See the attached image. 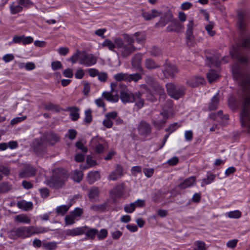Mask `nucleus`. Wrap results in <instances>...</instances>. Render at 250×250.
<instances>
[{
    "label": "nucleus",
    "instance_id": "nucleus-23",
    "mask_svg": "<svg viewBox=\"0 0 250 250\" xmlns=\"http://www.w3.org/2000/svg\"><path fill=\"white\" fill-rule=\"evenodd\" d=\"M124 184L116 186L110 190V193L112 198H116L121 196L124 190Z\"/></svg>",
    "mask_w": 250,
    "mask_h": 250
},
{
    "label": "nucleus",
    "instance_id": "nucleus-8",
    "mask_svg": "<svg viewBox=\"0 0 250 250\" xmlns=\"http://www.w3.org/2000/svg\"><path fill=\"white\" fill-rule=\"evenodd\" d=\"M80 63L86 66H91L97 62V58L92 54L83 52L80 56Z\"/></svg>",
    "mask_w": 250,
    "mask_h": 250
},
{
    "label": "nucleus",
    "instance_id": "nucleus-45",
    "mask_svg": "<svg viewBox=\"0 0 250 250\" xmlns=\"http://www.w3.org/2000/svg\"><path fill=\"white\" fill-rule=\"evenodd\" d=\"M215 178V175H214L211 173L208 172L207 175V178H205L203 180V183L202 184V186H204L203 183H204V184H205V185L209 184L210 183H211V182H212L214 181Z\"/></svg>",
    "mask_w": 250,
    "mask_h": 250
},
{
    "label": "nucleus",
    "instance_id": "nucleus-29",
    "mask_svg": "<svg viewBox=\"0 0 250 250\" xmlns=\"http://www.w3.org/2000/svg\"><path fill=\"white\" fill-rule=\"evenodd\" d=\"M228 105L232 110H235L239 108L240 102L233 96H231L228 99Z\"/></svg>",
    "mask_w": 250,
    "mask_h": 250
},
{
    "label": "nucleus",
    "instance_id": "nucleus-1",
    "mask_svg": "<svg viewBox=\"0 0 250 250\" xmlns=\"http://www.w3.org/2000/svg\"><path fill=\"white\" fill-rule=\"evenodd\" d=\"M232 72L234 79L238 82L244 93L240 113L241 125L250 133V74L239 63L232 65Z\"/></svg>",
    "mask_w": 250,
    "mask_h": 250
},
{
    "label": "nucleus",
    "instance_id": "nucleus-18",
    "mask_svg": "<svg viewBox=\"0 0 250 250\" xmlns=\"http://www.w3.org/2000/svg\"><path fill=\"white\" fill-rule=\"evenodd\" d=\"M161 115L163 117L162 120L159 121L153 120L152 121V125L154 127L158 130H160L164 127V125L168 118V115L167 113L162 112L161 113Z\"/></svg>",
    "mask_w": 250,
    "mask_h": 250
},
{
    "label": "nucleus",
    "instance_id": "nucleus-4",
    "mask_svg": "<svg viewBox=\"0 0 250 250\" xmlns=\"http://www.w3.org/2000/svg\"><path fill=\"white\" fill-rule=\"evenodd\" d=\"M67 178V172L64 169L59 170L47 181L46 184L50 187L59 188L62 186Z\"/></svg>",
    "mask_w": 250,
    "mask_h": 250
},
{
    "label": "nucleus",
    "instance_id": "nucleus-51",
    "mask_svg": "<svg viewBox=\"0 0 250 250\" xmlns=\"http://www.w3.org/2000/svg\"><path fill=\"white\" fill-rule=\"evenodd\" d=\"M85 117L84 119V122L89 124L92 121V111L91 109H88L85 111Z\"/></svg>",
    "mask_w": 250,
    "mask_h": 250
},
{
    "label": "nucleus",
    "instance_id": "nucleus-13",
    "mask_svg": "<svg viewBox=\"0 0 250 250\" xmlns=\"http://www.w3.org/2000/svg\"><path fill=\"white\" fill-rule=\"evenodd\" d=\"M162 11L153 9L149 12L143 10L141 15L146 21H149L162 16Z\"/></svg>",
    "mask_w": 250,
    "mask_h": 250
},
{
    "label": "nucleus",
    "instance_id": "nucleus-25",
    "mask_svg": "<svg viewBox=\"0 0 250 250\" xmlns=\"http://www.w3.org/2000/svg\"><path fill=\"white\" fill-rule=\"evenodd\" d=\"M60 137L56 133L50 132L46 136V141L51 145L53 146L60 141Z\"/></svg>",
    "mask_w": 250,
    "mask_h": 250
},
{
    "label": "nucleus",
    "instance_id": "nucleus-26",
    "mask_svg": "<svg viewBox=\"0 0 250 250\" xmlns=\"http://www.w3.org/2000/svg\"><path fill=\"white\" fill-rule=\"evenodd\" d=\"M196 181V178L194 176H191L185 179L182 183L178 185L180 189H185L191 187Z\"/></svg>",
    "mask_w": 250,
    "mask_h": 250
},
{
    "label": "nucleus",
    "instance_id": "nucleus-63",
    "mask_svg": "<svg viewBox=\"0 0 250 250\" xmlns=\"http://www.w3.org/2000/svg\"><path fill=\"white\" fill-rule=\"evenodd\" d=\"M77 134V131L74 129H70L68 130V133L66 134L67 136L70 140H74Z\"/></svg>",
    "mask_w": 250,
    "mask_h": 250
},
{
    "label": "nucleus",
    "instance_id": "nucleus-5",
    "mask_svg": "<svg viewBox=\"0 0 250 250\" xmlns=\"http://www.w3.org/2000/svg\"><path fill=\"white\" fill-rule=\"evenodd\" d=\"M166 86L168 94L175 100H178L185 94L186 88L184 86H177L173 83H167Z\"/></svg>",
    "mask_w": 250,
    "mask_h": 250
},
{
    "label": "nucleus",
    "instance_id": "nucleus-36",
    "mask_svg": "<svg viewBox=\"0 0 250 250\" xmlns=\"http://www.w3.org/2000/svg\"><path fill=\"white\" fill-rule=\"evenodd\" d=\"M9 9L12 14H16L22 11L23 7L19 3L16 4L15 2H13L10 5Z\"/></svg>",
    "mask_w": 250,
    "mask_h": 250
},
{
    "label": "nucleus",
    "instance_id": "nucleus-15",
    "mask_svg": "<svg viewBox=\"0 0 250 250\" xmlns=\"http://www.w3.org/2000/svg\"><path fill=\"white\" fill-rule=\"evenodd\" d=\"M142 60V54L140 53H136L132 58L131 65L133 68L143 72L144 69L141 66Z\"/></svg>",
    "mask_w": 250,
    "mask_h": 250
},
{
    "label": "nucleus",
    "instance_id": "nucleus-7",
    "mask_svg": "<svg viewBox=\"0 0 250 250\" xmlns=\"http://www.w3.org/2000/svg\"><path fill=\"white\" fill-rule=\"evenodd\" d=\"M137 129L140 136L146 138L151 134L152 128L149 123L141 120L137 125Z\"/></svg>",
    "mask_w": 250,
    "mask_h": 250
},
{
    "label": "nucleus",
    "instance_id": "nucleus-6",
    "mask_svg": "<svg viewBox=\"0 0 250 250\" xmlns=\"http://www.w3.org/2000/svg\"><path fill=\"white\" fill-rule=\"evenodd\" d=\"M8 237L12 239H24L29 237L27 227L14 228L8 232Z\"/></svg>",
    "mask_w": 250,
    "mask_h": 250
},
{
    "label": "nucleus",
    "instance_id": "nucleus-43",
    "mask_svg": "<svg viewBox=\"0 0 250 250\" xmlns=\"http://www.w3.org/2000/svg\"><path fill=\"white\" fill-rule=\"evenodd\" d=\"M71 205H62L56 208V212L59 214L63 215L69 210Z\"/></svg>",
    "mask_w": 250,
    "mask_h": 250
},
{
    "label": "nucleus",
    "instance_id": "nucleus-60",
    "mask_svg": "<svg viewBox=\"0 0 250 250\" xmlns=\"http://www.w3.org/2000/svg\"><path fill=\"white\" fill-rule=\"evenodd\" d=\"M97 76L98 80L103 83L105 82L108 78L107 74L105 72H99Z\"/></svg>",
    "mask_w": 250,
    "mask_h": 250
},
{
    "label": "nucleus",
    "instance_id": "nucleus-56",
    "mask_svg": "<svg viewBox=\"0 0 250 250\" xmlns=\"http://www.w3.org/2000/svg\"><path fill=\"white\" fill-rule=\"evenodd\" d=\"M43 247L47 250H54L57 248L56 242H48L43 244Z\"/></svg>",
    "mask_w": 250,
    "mask_h": 250
},
{
    "label": "nucleus",
    "instance_id": "nucleus-39",
    "mask_svg": "<svg viewBox=\"0 0 250 250\" xmlns=\"http://www.w3.org/2000/svg\"><path fill=\"white\" fill-rule=\"evenodd\" d=\"M12 185L8 182L0 183V194H3L9 192L12 189Z\"/></svg>",
    "mask_w": 250,
    "mask_h": 250
},
{
    "label": "nucleus",
    "instance_id": "nucleus-42",
    "mask_svg": "<svg viewBox=\"0 0 250 250\" xmlns=\"http://www.w3.org/2000/svg\"><path fill=\"white\" fill-rule=\"evenodd\" d=\"M141 87L144 89L147 93V98L149 100L151 101H155L156 99L154 96L153 94L150 89L148 87V86L145 84H143L141 85Z\"/></svg>",
    "mask_w": 250,
    "mask_h": 250
},
{
    "label": "nucleus",
    "instance_id": "nucleus-24",
    "mask_svg": "<svg viewBox=\"0 0 250 250\" xmlns=\"http://www.w3.org/2000/svg\"><path fill=\"white\" fill-rule=\"evenodd\" d=\"M113 93L114 92L111 91L109 92L104 91L103 93L102 96L108 101L113 103L117 102L119 100V96L117 93L114 94Z\"/></svg>",
    "mask_w": 250,
    "mask_h": 250
},
{
    "label": "nucleus",
    "instance_id": "nucleus-54",
    "mask_svg": "<svg viewBox=\"0 0 250 250\" xmlns=\"http://www.w3.org/2000/svg\"><path fill=\"white\" fill-rule=\"evenodd\" d=\"M127 74L119 73L115 75L114 77V79L119 82L124 81L127 82Z\"/></svg>",
    "mask_w": 250,
    "mask_h": 250
},
{
    "label": "nucleus",
    "instance_id": "nucleus-48",
    "mask_svg": "<svg viewBox=\"0 0 250 250\" xmlns=\"http://www.w3.org/2000/svg\"><path fill=\"white\" fill-rule=\"evenodd\" d=\"M107 205V203H104L101 205H95L91 206V208L94 211H104L106 209Z\"/></svg>",
    "mask_w": 250,
    "mask_h": 250
},
{
    "label": "nucleus",
    "instance_id": "nucleus-47",
    "mask_svg": "<svg viewBox=\"0 0 250 250\" xmlns=\"http://www.w3.org/2000/svg\"><path fill=\"white\" fill-rule=\"evenodd\" d=\"M102 46L103 47H107L111 51H113L114 49L116 48V44L112 42L108 39L105 40L103 43Z\"/></svg>",
    "mask_w": 250,
    "mask_h": 250
},
{
    "label": "nucleus",
    "instance_id": "nucleus-58",
    "mask_svg": "<svg viewBox=\"0 0 250 250\" xmlns=\"http://www.w3.org/2000/svg\"><path fill=\"white\" fill-rule=\"evenodd\" d=\"M135 208V203H132L131 204L126 205L125 206L124 209L125 211L127 213H132L134 211Z\"/></svg>",
    "mask_w": 250,
    "mask_h": 250
},
{
    "label": "nucleus",
    "instance_id": "nucleus-62",
    "mask_svg": "<svg viewBox=\"0 0 250 250\" xmlns=\"http://www.w3.org/2000/svg\"><path fill=\"white\" fill-rule=\"evenodd\" d=\"M76 218L78 217H80L83 213V210L80 208H76L73 211L70 212Z\"/></svg>",
    "mask_w": 250,
    "mask_h": 250
},
{
    "label": "nucleus",
    "instance_id": "nucleus-57",
    "mask_svg": "<svg viewBox=\"0 0 250 250\" xmlns=\"http://www.w3.org/2000/svg\"><path fill=\"white\" fill-rule=\"evenodd\" d=\"M146 83L149 85L151 87L158 82L156 81L152 77L147 75L145 77V79Z\"/></svg>",
    "mask_w": 250,
    "mask_h": 250
},
{
    "label": "nucleus",
    "instance_id": "nucleus-34",
    "mask_svg": "<svg viewBox=\"0 0 250 250\" xmlns=\"http://www.w3.org/2000/svg\"><path fill=\"white\" fill-rule=\"evenodd\" d=\"M130 36L133 37L134 41H136L137 43L140 44L144 43L146 41V36L143 32H137Z\"/></svg>",
    "mask_w": 250,
    "mask_h": 250
},
{
    "label": "nucleus",
    "instance_id": "nucleus-53",
    "mask_svg": "<svg viewBox=\"0 0 250 250\" xmlns=\"http://www.w3.org/2000/svg\"><path fill=\"white\" fill-rule=\"evenodd\" d=\"M98 230L96 229H90L86 231L85 233L86 236L90 238L91 239H94L95 236L98 234Z\"/></svg>",
    "mask_w": 250,
    "mask_h": 250
},
{
    "label": "nucleus",
    "instance_id": "nucleus-9",
    "mask_svg": "<svg viewBox=\"0 0 250 250\" xmlns=\"http://www.w3.org/2000/svg\"><path fill=\"white\" fill-rule=\"evenodd\" d=\"M33 148L39 156H42L46 153V145L42 140H36L33 143Z\"/></svg>",
    "mask_w": 250,
    "mask_h": 250
},
{
    "label": "nucleus",
    "instance_id": "nucleus-64",
    "mask_svg": "<svg viewBox=\"0 0 250 250\" xmlns=\"http://www.w3.org/2000/svg\"><path fill=\"white\" fill-rule=\"evenodd\" d=\"M195 246L197 248L198 250H206V245L203 241H196L195 242Z\"/></svg>",
    "mask_w": 250,
    "mask_h": 250
},
{
    "label": "nucleus",
    "instance_id": "nucleus-17",
    "mask_svg": "<svg viewBox=\"0 0 250 250\" xmlns=\"http://www.w3.org/2000/svg\"><path fill=\"white\" fill-rule=\"evenodd\" d=\"M123 175V167L119 165H117L116 169L112 171L108 177L109 180L116 181L120 178Z\"/></svg>",
    "mask_w": 250,
    "mask_h": 250
},
{
    "label": "nucleus",
    "instance_id": "nucleus-10",
    "mask_svg": "<svg viewBox=\"0 0 250 250\" xmlns=\"http://www.w3.org/2000/svg\"><path fill=\"white\" fill-rule=\"evenodd\" d=\"M194 27V23L193 20L189 21L187 24L186 30L187 43L188 46H192L194 43V36L193 34V30Z\"/></svg>",
    "mask_w": 250,
    "mask_h": 250
},
{
    "label": "nucleus",
    "instance_id": "nucleus-52",
    "mask_svg": "<svg viewBox=\"0 0 250 250\" xmlns=\"http://www.w3.org/2000/svg\"><path fill=\"white\" fill-rule=\"evenodd\" d=\"M208 22L209 23L206 26L205 29L209 36H213L215 34V32L212 30V29L214 26V23L212 21H210Z\"/></svg>",
    "mask_w": 250,
    "mask_h": 250
},
{
    "label": "nucleus",
    "instance_id": "nucleus-35",
    "mask_svg": "<svg viewBox=\"0 0 250 250\" xmlns=\"http://www.w3.org/2000/svg\"><path fill=\"white\" fill-rule=\"evenodd\" d=\"M151 88H152L155 94L159 95L160 96H166L164 88L158 82H157Z\"/></svg>",
    "mask_w": 250,
    "mask_h": 250
},
{
    "label": "nucleus",
    "instance_id": "nucleus-37",
    "mask_svg": "<svg viewBox=\"0 0 250 250\" xmlns=\"http://www.w3.org/2000/svg\"><path fill=\"white\" fill-rule=\"evenodd\" d=\"M142 94L140 92H136L135 96V105L138 108H142L144 104V100L141 98Z\"/></svg>",
    "mask_w": 250,
    "mask_h": 250
},
{
    "label": "nucleus",
    "instance_id": "nucleus-33",
    "mask_svg": "<svg viewBox=\"0 0 250 250\" xmlns=\"http://www.w3.org/2000/svg\"><path fill=\"white\" fill-rule=\"evenodd\" d=\"M67 110L71 111V112L70 114V116L71 118V120L73 121H77L80 118V115L78 113V111L79 109L76 107H69L67 108Z\"/></svg>",
    "mask_w": 250,
    "mask_h": 250
},
{
    "label": "nucleus",
    "instance_id": "nucleus-12",
    "mask_svg": "<svg viewBox=\"0 0 250 250\" xmlns=\"http://www.w3.org/2000/svg\"><path fill=\"white\" fill-rule=\"evenodd\" d=\"M135 96V94H133L128 89L123 90L120 92V98L122 102L124 104L134 102Z\"/></svg>",
    "mask_w": 250,
    "mask_h": 250
},
{
    "label": "nucleus",
    "instance_id": "nucleus-2",
    "mask_svg": "<svg viewBox=\"0 0 250 250\" xmlns=\"http://www.w3.org/2000/svg\"><path fill=\"white\" fill-rule=\"evenodd\" d=\"M123 36L124 41L120 38H117L114 42L118 49L117 54L118 56L126 59L135 52L137 48L134 45V39L132 36L127 34H124Z\"/></svg>",
    "mask_w": 250,
    "mask_h": 250
},
{
    "label": "nucleus",
    "instance_id": "nucleus-30",
    "mask_svg": "<svg viewBox=\"0 0 250 250\" xmlns=\"http://www.w3.org/2000/svg\"><path fill=\"white\" fill-rule=\"evenodd\" d=\"M28 227L29 237L34 234L41 233L47 232L48 229L43 227H35L33 226H29Z\"/></svg>",
    "mask_w": 250,
    "mask_h": 250
},
{
    "label": "nucleus",
    "instance_id": "nucleus-20",
    "mask_svg": "<svg viewBox=\"0 0 250 250\" xmlns=\"http://www.w3.org/2000/svg\"><path fill=\"white\" fill-rule=\"evenodd\" d=\"M205 83V79L201 77H194L187 81V84L190 86L195 87Z\"/></svg>",
    "mask_w": 250,
    "mask_h": 250
},
{
    "label": "nucleus",
    "instance_id": "nucleus-41",
    "mask_svg": "<svg viewBox=\"0 0 250 250\" xmlns=\"http://www.w3.org/2000/svg\"><path fill=\"white\" fill-rule=\"evenodd\" d=\"M23 177H31L36 174L35 169L32 167H26L21 173Z\"/></svg>",
    "mask_w": 250,
    "mask_h": 250
},
{
    "label": "nucleus",
    "instance_id": "nucleus-61",
    "mask_svg": "<svg viewBox=\"0 0 250 250\" xmlns=\"http://www.w3.org/2000/svg\"><path fill=\"white\" fill-rule=\"evenodd\" d=\"M51 65L52 70L54 71L61 69L62 67L61 62L58 61L52 62Z\"/></svg>",
    "mask_w": 250,
    "mask_h": 250
},
{
    "label": "nucleus",
    "instance_id": "nucleus-44",
    "mask_svg": "<svg viewBox=\"0 0 250 250\" xmlns=\"http://www.w3.org/2000/svg\"><path fill=\"white\" fill-rule=\"evenodd\" d=\"M141 79L142 76L139 73H137L132 74H127V82H131L132 81L137 82Z\"/></svg>",
    "mask_w": 250,
    "mask_h": 250
},
{
    "label": "nucleus",
    "instance_id": "nucleus-19",
    "mask_svg": "<svg viewBox=\"0 0 250 250\" xmlns=\"http://www.w3.org/2000/svg\"><path fill=\"white\" fill-rule=\"evenodd\" d=\"M86 228H88V227L84 226L76 228L73 229H69L66 230L65 235L71 236L80 235L85 233L84 229Z\"/></svg>",
    "mask_w": 250,
    "mask_h": 250
},
{
    "label": "nucleus",
    "instance_id": "nucleus-32",
    "mask_svg": "<svg viewBox=\"0 0 250 250\" xmlns=\"http://www.w3.org/2000/svg\"><path fill=\"white\" fill-rule=\"evenodd\" d=\"M17 207L21 209L24 210H28L32 208L33 203L31 202H26L24 200H21L18 202Z\"/></svg>",
    "mask_w": 250,
    "mask_h": 250
},
{
    "label": "nucleus",
    "instance_id": "nucleus-46",
    "mask_svg": "<svg viewBox=\"0 0 250 250\" xmlns=\"http://www.w3.org/2000/svg\"><path fill=\"white\" fill-rule=\"evenodd\" d=\"M83 178V173L81 170H75L73 175V179L77 182H80Z\"/></svg>",
    "mask_w": 250,
    "mask_h": 250
},
{
    "label": "nucleus",
    "instance_id": "nucleus-3",
    "mask_svg": "<svg viewBox=\"0 0 250 250\" xmlns=\"http://www.w3.org/2000/svg\"><path fill=\"white\" fill-rule=\"evenodd\" d=\"M243 47L250 48V35L244 40L242 45L236 44L233 45L230 50V54L232 58L235 59L239 62L242 64H247L249 60L243 53Z\"/></svg>",
    "mask_w": 250,
    "mask_h": 250
},
{
    "label": "nucleus",
    "instance_id": "nucleus-27",
    "mask_svg": "<svg viewBox=\"0 0 250 250\" xmlns=\"http://www.w3.org/2000/svg\"><path fill=\"white\" fill-rule=\"evenodd\" d=\"M238 16L239 18L237 22L238 28L240 32L242 34L246 30V25L244 19V15L242 12H239Z\"/></svg>",
    "mask_w": 250,
    "mask_h": 250
},
{
    "label": "nucleus",
    "instance_id": "nucleus-59",
    "mask_svg": "<svg viewBox=\"0 0 250 250\" xmlns=\"http://www.w3.org/2000/svg\"><path fill=\"white\" fill-rule=\"evenodd\" d=\"M180 126H181L180 125H178L177 123H175L171 124L167 128H166L165 131L166 132H170V133H172Z\"/></svg>",
    "mask_w": 250,
    "mask_h": 250
},
{
    "label": "nucleus",
    "instance_id": "nucleus-40",
    "mask_svg": "<svg viewBox=\"0 0 250 250\" xmlns=\"http://www.w3.org/2000/svg\"><path fill=\"white\" fill-rule=\"evenodd\" d=\"M15 220L18 222L26 224H29L31 222V219L26 215L24 214H20L16 216Z\"/></svg>",
    "mask_w": 250,
    "mask_h": 250
},
{
    "label": "nucleus",
    "instance_id": "nucleus-16",
    "mask_svg": "<svg viewBox=\"0 0 250 250\" xmlns=\"http://www.w3.org/2000/svg\"><path fill=\"white\" fill-rule=\"evenodd\" d=\"M183 28V24L180 23L178 20L173 19L170 24L167 27L166 31L167 32H179Z\"/></svg>",
    "mask_w": 250,
    "mask_h": 250
},
{
    "label": "nucleus",
    "instance_id": "nucleus-38",
    "mask_svg": "<svg viewBox=\"0 0 250 250\" xmlns=\"http://www.w3.org/2000/svg\"><path fill=\"white\" fill-rule=\"evenodd\" d=\"M148 52L150 54V55L154 57H158L162 55L161 49L156 46H152Z\"/></svg>",
    "mask_w": 250,
    "mask_h": 250
},
{
    "label": "nucleus",
    "instance_id": "nucleus-21",
    "mask_svg": "<svg viewBox=\"0 0 250 250\" xmlns=\"http://www.w3.org/2000/svg\"><path fill=\"white\" fill-rule=\"evenodd\" d=\"M100 190L98 187H93L89 189L88 197L91 202H96L98 200Z\"/></svg>",
    "mask_w": 250,
    "mask_h": 250
},
{
    "label": "nucleus",
    "instance_id": "nucleus-55",
    "mask_svg": "<svg viewBox=\"0 0 250 250\" xmlns=\"http://www.w3.org/2000/svg\"><path fill=\"white\" fill-rule=\"evenodd\" d=\"M207 60L209 62L210 64L216 66H219L220 63V61L216 56H212L211 57H207Z\"/></svg>",
    "mask_w": 250,
    "mask_h": 250
},
{
    "label": "nucleus",
    "instance_id": "nucleus-50",
    "mask_svg": "<svg viewBox=\"0 0 250 250\" xmlns=\"http://www.w3.org/2000/svg\"><path fill=\"white\" fill-rule=\"evenodd\" d=\"M76 218L70 213L66 215L64 218L65 224L66 225H71L75 223Z\"/></svg>",
    "mask_w": 250,
    "mask_h": 250
},
{
    "label": "nucleus",
    "instance_id": "nucleus-49",
    "mask_svg": "<svg viewBox=\"0 0 250 250\" xmlns=\"http://www.w3.org/2000/svg\"><path fill=\"white\" fill-rule=\"evenodd\" d=\"M207 77L208 82L211 83L217 79L218 76L214 70H210L207 74Z\"/></svg>",
    "mask_w": 250,
    "mask_h": 250
},
{
    "label": "nucleus",
    "instance_id": "nucleus-14",
    "mask_svg": "<svg viewBox=\"0 0 250 250\" xmlns=\"http://www.w3.org/2000/svg\"><path fill=\"white\" fill-rule=\"evenodd\" d=\"M165 69L162 71L165 78H173L175 74L178 72L177 67L171 64H166L165 65Z\"/></svg>",
    "mask_w": 250,
    "mask_h": 250
},
{
    "label": "nucleus",
    "instance_id": "nucleus-31",
    "mask_svg": "<svg viewBox=\"0 0 250 250\" xmlns=\"http://www.w3.org/2000/svg\"><path fill=\"white\" fill-rule=\"evenodd\" d=\"M219 93L217 92L211 99V102L208 105V110L210 111L214 110L217 109L219 103Z\"/></svg>",
    "mask_w": 250,
    "mask_h": 250
},
{
    "label": "nucleus",
    "instance_id": "nucleus-22",
    "mask_svg": "<svg viewBox=\"0 0 250 250\" xmlns=\"http://www.w3.org/2000/svg\"><path fill=\"white\" fill-rule=\"evenodd\" d=\"M145 67L149 70H152L159 68L160 66L153 59L150 58H146L144 62Z\"/></svg>",
    "mask_w": 250,
    "mask_h": 250
},
{
    "label": "nucleus",
    "instance_id": "nucleus-11",
    "mask_svg": "<svg viewBox=\"0 0 250 250\" xmlns=\"http://www.w3.org/2000/svg\"><path fill=\"white\" fill-rule=\"evenodd\" d=\"M156 23V26L159 27H164L168 22H171L173 20V15L170 10L166 12Z\"/></svg>",
    "mask_w": 250,
    "mask_h": 250
},
{
    "label": "nucleus",
    "instance_id": "nucleus-28",
    "mask_svg": "<svg viewBox=\"0 0 250 250\" xmlns=\"http://www.w3.org/2000/svg\"><path fill=\"white\" fill-rule=\"evenodd\" d=\"M101 178L100 172L98 171L89 172L87 176V182L90 184H92L96 181Z\"/></svg>",
    "mask_w": 250,
    "mask_h": 250
}]
</instances>
